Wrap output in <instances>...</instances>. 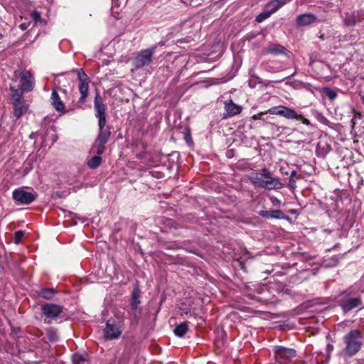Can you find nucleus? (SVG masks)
Returning <instances> with one entry per match:
<instances>
[{
  "label": "nucleus",
  "instance_id": "f257e3e1",
  "mask_svg": "<svg viewBox=\"0 0 364 364\" xmlns=\"http://www.w3.org/2000/svg\"><path fill=\"white\" fill-rule=\"evenodd\" d=\"M251 183L255 186L268 190L280 189L284 185L277 177H273L266 168H262L260 172L255 173L250 177Z\"/></svg>",
  "mask_w": 364,
  "mask_h": 364
},
{
  "label": "nucleus",
  "instance_id": "f03ea898",
  "mask_svg": "<svg viewBox=\"0 0 364 364\" xmlns=\"http://www.w3.org/2000/svg\"><path fill=\"white\" fill-rule=\"evenodd\" d=\"M345 347L343 353L345 356L351 358L355 355L363 346V334L358 329L350 330L343 338Z\"/></svg>",
  "mask_w": 364,
  "mask_h": 364
},
{
  "label": "nucleus",
  "instance_id": "7ed1b4c3",
  "mask_svg": "<svg viewBox=\"0 0 364 364\" xmlns=\"http://www.w3.org/2000/svg\"><path fill=\"white\" fill-rule=\"evenodd\" d=\"M156 47L157 46L154 45L147 49L141 50L136 53L132 60V65L135 69H141L151 64Z\"/></svg>",
  "mask_w": 364,
  "mask_h": 364
},
{
  "label": "nucleus",
  "instance_id": "20e7f679",
  "mask_svg": "<svg viewBox=\"0 0 364 364\" xmlns=\"http://www.w3.org/2000/svg\"><path fill=\"white\" fill-rule=\"evenodd\" d=\"M276 364H289L296 356V351L290 348L277 346L274 348Z\"/></svg>",
  "mask_w": 364,
  "mask_h": 364
},
{
  "label": "nucleus",
  "instance_id": "39448f33",
  "mask_svg": "<svg viewBox=\"0 0 364 364\" xmlns=\"http://www.w3.org/2000/svg\"><path fill=\"white\" fill-rule=\"evenodd\" d=\"M341 296L342 298L339 301V306L345 314L360 307L363 304L360 297H350V292L347 291H343Z\"/></svg>",
  "mask_w": 364,
  "mask_h": 364
},
{
  "label": "nucleus",
  "instance_id": "423d86ee",
  "mask_svg": "<svg viewBox=\"0 0 364 364\" xmlns=\"http://www.w3.org/2000/svg\"><path fill=\"white\" fill-rule=\"evenodd\" d=\"M12 197L16 203L28 205L36 199L37 194L34 191L28 192L23 188H18L13 191Z\"/></svg>",
  "mask_w": 364,
  "mask_h": 364
},
{
  "label": "nucleus",
  "instance_id": "0eeeda50",
  "mask_svg": "<svg viewBox=\"0 0 364 364\" xmlns=\"http://www.w3.org/2000/svg\"><path fill=\"white\" fill-rule=\"evenodd\" d=\"M43 315L46 316L45 323H50V320L56 318L63 311V307L58 304L46 303L41 307Z\"/></svg>",
  "mask_w": 364,
  "mask_h": 364
},
{
  "label": "nucleus",
  "instance_id": "6e6552de",
  "mask_svg": "<svg viewBox=\"0 0 364 364\" xmlns=\"http://www.w3.org/2000/svg\"><path fill=\"white\" fill-rule=\"evenodd\" d=\"M122 330L117 321L110 318L106 322V326L104 329L105 338L107 340H113L117 338L122 334Z\"/></svg>",
  "mask_w": 364,
  "mask_h": 364
},
{
  "label": "nucleus",
  "instance_id": "1a4fd4ad",
  "mask_svg": "<svg viewBox=\"0 0 364 364\" xmlns=\"http://www.w3.org/2000/svg\"><path fill=\"white\" fill-rule=\"evenodd\" d=\"M77 73L79 80L78 87L81 95L79 102L84 103L88 95L89 79L87 74L82 69L77 70Z\"/></svg>",
  "mask_w": 364,
  "mask_h": 364
},
{
  "label": "nucleus",
  "instance_id": "9d476101",
  "mask_svg": "<svg viewBox=\"0 0 364 364\" xmlns=\"http://www.w3.org/2000/svg\"><path fill=\"white\" fill-rule=\"evenodd\" d=\"M35 85V81L31 73L24 70L22 71L20 77V87L22 90L28 92L31 91Z\"/></svg>",
  "mask_w": 364,
  "mask_h": 364
},
{
  "label": "nucleus",
  "instance_id": "9b49d317",
  "mask_svg": "<svg viewBox=\"0 0 364 364\" xmlns=\"http://www.w3.org/2000/svg\"><path fill=\"white\" fill-rule=\"evenodd\" d=\"M140 296L141 291L138 285H136L133 289L130 299V306L132 310L134 311V315L135 317L138 316L141 311L139 308V305L141 304V301L139 299Z\"/></svg>",
  "mask_w": 364,
  "mask_h": 364
},
{
  "label": "nucleus",
  "instance_id": "f8f14e48",
  "mask_svg": "<svg viewBox=\"0 0 364 364\" xmlns=\"http://www.w3.org/2000/svg\"><path fill=\"white\" fill-rule=\"evenodd\" d=\"M225 114V117H230L240 114L242 107L233 102L232 100H226L224 102Z\"/></svg>",
  "mask_w": 364,
  "mask_h": 364
},
{
  "label": "nucleus",
  "instance_id": "ddd939ff",
  "mask_svg": "<svg viewBox=\"0 0 364 364\" xmlns=\"http://www.w3.org/2000/svg\"><path fill=\"white\" fill-rule=\"evenodd\" d=\"M282 117L288 119H296L300 121L307 126L311 125V122L308 119L305 118L301 114H298L294 109L287 107H286V109H284Z\"/></svg>",
  "mask_w": 364,
  "mask_h": 364
},
{
  "label": "nucleus",
  "instance_id": "4468645a",
  "mask_svg": "<svg viewBox=\"0 0 364 364\" xmlns=\"http://www.w3.org/2000/svg\"><path fill=\"white\" fill-rule=\"evenodd\" d=\"M316 21V16L310 13L299 15L296 18V23L299 26H307L315 23Z\"/></svg>",
  "mask_w": 364,
  "mask_h": 364
},
{
  "label": "nucleus",
  "instance_id": "2eb2a0df",
  "mask_svg": "<svg viewBox=\"0 0 364 364\" xmlns=\"http://www.w3.org/2000/svg\"><path fill=\"white\" fill-rule=\"evenodd\" d=\"M94 108L95 110L96 117L107 116V106L103 103V100L99 94H97L95 97Z\"/></svg>",
  "mask_w": 364,
  "mask_h": 364
},
{
  "label": "nucleus",
  "instance_id": "dca6fc26",
  "mask_svg": "<svg viewBox=\"0 0 364 364\" xmlns=\"http://www.w3.org/2000/svg\"><path fill=\"white\" fill-rule=\"evenodd\" d=\"M12 104L14 107V114L17 119L20 118L28 111V105L26 103L24 100L13 102Z\"/></svg>",
  "mask_w": 364,
  "mask_h": 364
},
{
  "label": "nucleus",
  "instance_id": "f3484780",
  "mask_svg": "<svg viewBox=\"0 0 364 364\" xmlns=\"http://www.w3.org/2000/svg\"><path fill=\"white\" fill-rule=\"evenodd\" d=\"M50 100L51 104L56 111L65 113V105L55 89L52 90Z\"/></svg>",
  "mask_w": 364,
  "mask_h": 364
},
{
  "label": "nucleus",
  "instance_id": "a211bd4d",
  "mask_svg": "<svg viewBox=\"0 0 364 364\" xmlns=\"http://www.w3.org/2000/svg\"><path fill=\"white\" fill-rule=\"evenodd\" d=\"M259 215L264 218H276V219H285L288 218V216H286L285 214L280 210H261L259 213Z\"/></svg>",
  "mask_w": 364,
  "mask_h": 364
},
{
  "label": "nucleus",
  "instance_id": "6ab92c4d",
  "mask_svg": "<svg viewBox=\"0 0 364 364\" xmlns=\"http://www.w3.org/2000/svg\"><path fill=\"white\" fill-rule=\"evenodd\" d=\"M285 50V48L279 44H272L264 48V52L265 53H271L274 55H279L283 53Z\"/></svg>",
  "mask_w": 364,
  "mask_h": 364
},
{
  "label": "nucleus",
  "instance_id": "aec40b11",
  "mask_svg": "<svg viewBox=\"0 0 364 364\" xmlns=\"http://www.w3.org/2000/svg\"><path fill=\"white\" fill-rule=\"evenodd\" d=\"M188 330V322L185 321L176 326L173 330L174 334L178 337H183Z\"/></svg>",
  "mask_w": 364,
  "mask_h": 364
},
{
  "label": "nucleus",
  "instance_id": "412c9836",
  "mask_svg": "<svg viewBox=\"0 0 364 364\" xmlns=\"http://www.w3.org/2000/svg\"><path fill=\"white\" fill-rule=\"evenodd\" d=\"M11 97L13 102L20 101L24 100L23 97V93L25 92L22 90L21 87L16 89L14 87H10Z\"/></svg>",
  "mask_w": 364,
  "mask_h": 364
},
{
  "label": "nucleus",
  "instance_id": "4be33fe9",
  "mask_svg": "<svg viewBox=\"0 0 364 364\" xmlns=\"http://www.w3.org/2000/svg\"><path fill=\"white\" fill-rule=\"evenodd\" d=\"M111 135L110 127H106V130H99L96 140L106 144Z\"/></svg>",
  "mask_w": 364,
  "mask_h": 364
},
{
  "label": "nucleus",
  "instance_id": "5701e85b",
  "mask_svg": "<svg viewBox=\"0 0 364 364\" xmlns=\"http://www.w3.org/2000/svg\"><path fill=\"white\" fill-rule=\"evenodd\" d=\"M102 163V158L100 155H96L92 157L88 161H87V166L90 168H97Z\"/></svg>",
  "mask_w": 364,
  "mask_h": 364
},
{
  "label": "nucleus",
  "instance_id": "b1692460",
  "mask_svg": "<svg viewBox=\"0 0 364 364\" xmlns=\"http://www.w3.org/2000/svg\"><path fill=\"white\" fill-rule=\"evenodd\" d=\"M56 294L53 289H42L39 292V296L46 299H51Z\"/></svg>",
  "mask_w": 364,
  "mask_h": 364
},
{
  "label": "nucleus",
  "instance_id": "393cba45",
  "mask_svg": "<svg viewBox=\"0 0 364 364\" xmlns=\"http://www.w3.org/2000/svg\"><path fill=\"white\" fill-rule=\"evenodd\" d=\"M47 337L50 342H56L58 340L57 330L54 328H48L46 330Z\"/></svg>",
  "mask_w": 364,
  "mask_h": 364
},
{
  "label": "nucleus",
  "instance_id": "a878e982",
  "mask_svg": "<svg viewBox=\"0 0 364 364\" xmlns=\"http://www.w3.org/2000/svg\"><path fill=\"white\" fill-rule=\"evenodd\" d=\"M105 143L100 142L95 139V144L93 145L94 152L97 155H102L105 150Z\"/></svg>",
  "mask_w": 364,
  "mask_h": 364
},
{
  "label": "nucleus",
  "instance_id": "bb28decb",
  "mask_svg": "<svg viewBox=\"0 0 364 364\" xmlns=\"http://www.w3.org/2000/svg\"><path fill=\"white\" fill-rule=\"evenodd\" d=\"M285 109V106H277L269 109L267 113H269L270 114L282 116Z\"/></svg>",
  "mask_w": 364,
  "mask_h": 364
},
{
  "label": "nucleus",
  "instance_id": "cd10ccee",
  "mask_svg": "<svg viewBox=\"0 0 364 364\" xmlns=\"http://www.w3.org/2000/svg\"><path fill=\"white\" fill-rule=\"evenodd\" d=\"M73 364H87V359L80 354H74L73 356Z\"/></svg>",
  "mask_w": 364,
  "mask_h": 364
},
{
  "label": "nucleus",
  "instance_id": "c85d7f7f",
  "mask_svg": "<svg viewBox=\"0 0 364 364\" xmlns=\"http://www.w3.org/2000/svg\"><path fill=\"white\" fill-rule=\"evenodd\" d=\"M266 8L268 9L269 12H272V14L273 13L276 12L279 9V6L276 3V1L273 0L267 4Z\"/></svg>",
  "mask_w": 364,
  "mask_h": 364
},
{
  "label": "nucleus",
  "instance_id": "c756f323",
  "mask_svg": "<svg viewBox=\"0 0 364 364\" xmlns=\"http://www.w3.org/2000/svg\"><path fill=\"white\" fill-rule=\"evenodd\" d=\"M323 92L325 93L326 96L331 100L336 99L338 95L336 91L329 87H325Z\"/></svg>",
  "mask_w": 364,
  "mask_h": 364
},
{
  "label": "nucleus",
  "instance_id": "7c9ffc66",
  "mask_svg": "<svg viewBox=\"0 0 364 364\" xmlns=\"http://www.w3.org/2000/svg\"><path fill=\"white\" fill-rule=\"evenodd\" d=\"M271 15H272V12H269V10L267 11L262 12V13L259 14L258 16H257L256 21L258 23L262 22L263 21L268 18Z\"/></svg>",
  "mask_w": 364,
  "mask_h": 364
},
{
  "label": "nucleus",
  "instance_id": "2f4dec72",
  "mask_svg": "<svg viewBox=\"0 0 364 364\" xmlns=\"http://www.w3.org/2000/svg\"><path fill=\"white\" fill-rule=\"evenodd\" d=\"M134 353L132 346L127 343L124 347L123 355L125 358H129Z\"/></svg>",
  "mask_w": 364,
  "mask_h": 364
},
{
  "label": "nucleus",
  "instance_id": "473e14b6",
  "mask_svg": "<svg viewBox=\"0 0 364 364\" xmlns=\"http://www.w3.org/2000/svg\"><path fill=\"white\" fill-rule=\"evenodd\" d=\"M181 1L183 4H185L186 6L196 7L198 5H200L201 4L200 1L202 0H181Z\"/></svg>",
  "mask_w": 364,
  "mask_h": 364
},
{
  "label": "nucleus",
  "instance_id": "72a5a7b5",
  "mask_svg": "<svg viewBox=\"0 0 364 364\" xmlns=\"http://www.w3.org/2000/svg\"><path fill=\"white\" fill-rule=\"evenodd\" d=\"M345 24L348 26H351L355 24V20L353 17V15L347 14L345 18Z\"/></svg>",
  "mask_w": 364,
  "mask_h": 364
},
{
  "label": "nucleus",
  "instance_id": "f704fd0d",
  "mask_svg": "<svg viewBox=\"0 0 364 364\" xmlns=\"http://www.w3.org/2000/svg\"><path fill=\"white\" fill-rule=\"evenodd\" d=\"M106 117H97L98 119V126H99V130H106Z\"/></svg>",
  "mask_w": 364,
  "mask_h": 364
},
{
  "label": "nucleus",
  "instance_id": "c9c22d12",
  "mask_svg": "<svg viewBox=\"0 0 364 364\" xmlns=\"http://www.w3.org/2000/svg\"><path fill=\"white\" fill-rule=\"evenodd\" d=\"M24 233L21 230L16 231L14 234V241L16 243H18L23 238Z\"/></svg>",
  "mask_w": 364,
  "mask_h": 364
},
{
  "label": "nucleus",
  "instance_id": "e433bc0d",
  "mask_svg": "<svg viewBox=\"0 0 364 364\" xmlns=\"http://www.w3.org/2000/svg\"><path fill=\"white\" fill-rule=\"evenodd\" d=\"M270 200L274 206H279L281 201L276 197H271Z\"/></svg>",
  "mask_w": 364,
  "mask_h": 364
},
{
  "label": "nucleus",
  "instance_id": "4c0bfd02",
  "mask_svg": "<svg viewBox=\"0 0 364 364\" xmlns=\"http://www.w3.org/2000/svg\"><path fill=\"white\" fill-rule=\"evenodd\" d=\"M277 5L281 8L283 5L287 3L289 0H275Z\"/></svg>",
  "mask_w": 364,
  "mask_h": 364
},
{
  "label": "nucleus",
  "instance_id": "58836bf2",
  "mask_svg": "<svg viewBox=\"0 0 364 364\" xmlns=\"http://www.w3.org/2000/svg\"><path fill=\"white\" fill-rule=\"evenodd\" d=\"M297 173L296 171H292L291 174H290V179H289V183H291L292 182H294V177H295L296 176Z\"/></svg>",
  "mask_w": 364,
  "mask_h": 364
},
{
  "label": "nucleus",
  "instance_id": "ea45409f",
  "mask_svg": "<svg viewBox=\"0 0 364 364\" xmlns=\"http://www.w3.org/2000/svg\"><path fill=\"white\" fill-rule=\"evenodd\" d=\"M264 112H260L252 116V119L255 120L261 119Z\"/></svg>",
  "mask_w": 364,
  "mask_h": 364
},
{
  "label": "nucleus",
  "instance_id": "a19ab883",
  "mask_svg": "<svg viewBox=\"0 0 364 364\" xmlns=\"http://www.w3.org/2000/svg\"><path fill=\"white\" fill-rule=\"evenodd\" d=\"M289 185L291 187L294 188L295 186V181L292 182L291 183H289Z\"/></svg>",
  "mask_w": 364,
  "mask_h": 364
},
{
  "label": "nucleus",
  "instance_id": "79ce46f5",
  "mask_svg": "<svg viewBox=\"0 0 364 364\" xmlns=\"http://www.w3.org/2000/svg\"><path fill=\"white\" fill-rule=\"evenodd\" d=\"M333 346H332V345H331V344H328V349L333 350Z\"/></svg>",
  "mask_w": 364,
  "mask_h": 364
},
{
  "label": "nucleus",
  "instance_id": "37998d69",
  "mask_svg": "<svg viewBox=\"0 0 364 364\" xmlns=\"http://www.w3.org/2000/svg\"><path fill=\"white\" fill-rule=\"evenodd\" d=\"M362 103L364 105V95L361 96Z\"/></svg>",
  "mask_w": 364,
  "mask_h": 364
}]
</instances>
